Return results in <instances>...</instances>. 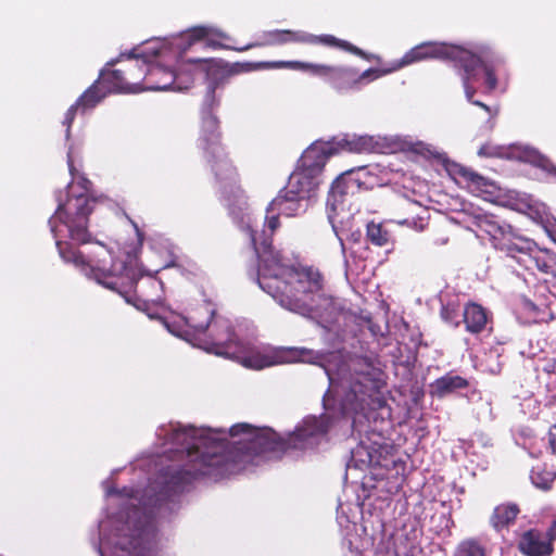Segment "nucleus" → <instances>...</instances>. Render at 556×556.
Returning <instances> with one entry per match:
<instances>
[{
  "mask_svg": "<svg viewBox=\"0 0 556 556\" xmlns=\"http://www.w3.org/2000/svg\"><path fill=\"white\" fill-rule=\"evenodd\" d=\"M541 270L547 271L548 266L546 264H543V266H539Z\"/></svg>",
  "mask_w": 556,
  "mask_h": 556,
  "instance_id": "obj_38",
  "label": "nucleus"
},
{
  "mask_svg": "<svg viewBox=\"0 0 556 556\" xmlns=\"http://www.w3.org/2000/svg\"><path fill=\"white\" fill-rule=\"evenodd\" d=\"M397 70H400V68L397 67L396 61L393 62L390 66H386V67H371V68H368V70L364 71L363 73H358L355 70L356 90H359L364 86L368 85L369 83L375 81L378 78L383 77V76H386L388 74H391V73H393V72H395Z\"/></svg>",
  "mask_w": 556,
  "mask_h": 556,
  "instance_id": "obj_23",
  "label": "nucleus"
},
{
  "mask_svg": "<svg viewBox=\"0 0 556 556\" xmlns=\"http://www.w3.org/2000/svg\"><path fill=\"white\" fill-rule=\"evenodd\" d=\"M336 146V153L349 151L355 153L377 152L380 149L378 138L368 135H345L331 140Z\"/></svg>",
  "mask_w": 556,
  "mask_h": 556,
  "instance_id": "obj_17",
  "label": "nucleus"
},
{
  "mask_svg": "<svg viewBox=\"0 0 556 556\" xmlns=\"http://www.w3.org/2000/svg\"><path fill=\"white\" fill-rule=\"evenodd\" d=\"M339 240H340V245H341L342 254H344V253H345L344 244H343V242H342V239H341V238H339Z\"/></svg>",
  "mask_w": 556,
  "mask_h": 556,
  "instance_id": "obj_37",
  "label": "nucleus"
},
{
  "mask_svg": "<svg viewBox=\"0 0 556 556\" xmlns=\"http://www.w3.org/2000/svg\"><path fill=\"white\" fill-rule=\"evenodd\" d=\"M232 220L247 231L257 255L256 282L282 308L303 317L317 319L324 328L337 323L342 314L334 301L325 294L318 269L295 265L281 251L274 249L270 237L279 227V215L294 217L308 208L309 200L289 193L285 187L267 206L263 229L253 216L238 180L223 194Z\"/></svg>",
  "mask_w": 556,
  "mask_h": 556,
  "instance_id": "obj_2",
  "label": "nucleus"
},
{
  "mask_svg": "<svg viewBox=\"0 0 556 556\" xmlns=\"http://www.w3.org/2000/svg\"><path fill=\"white\" fill-rule=\"evenodd\" d=\"M519 514V508L516 504H501L496 506L491 516V525L496 529L501 530L507 527L510 522H513L517 515Z\"/></svg>",
  "mask_w": 556,
  "mask_h": 556,
  "instance_id": "obj_22",
  "label": "nucleus"
},
{
  "mask_svg": "<svg viewBox=\"0 0 556 556\" xmlns=\"http://www.w3.org/2000/svg\"><path fill=\"white\" fill-rule=\"evenodd\" d=\"M466 387V380L459 376H444L431 384V393L438 397Z\"/></svg>",
  "mask_w": 556,
  "mask_h": 556,
  "instance_id": "obj_24",
  "label": "nucleus"
},
{
  "mask_svg": "<svg viewBox=\"0 0 556 556\" xmlns=\"http://www.w3.org/2000/svg\"><path fill=\"white\" fill-rule=\"evenodd\" d=\"M337 519L340 527L345 529L346 534H349L350 532V523H352L353 528L356 527V514L350 517L349 515L345 514L343 505H340L338 508Z\"/></svg>",
  "mask_w": 556,
  "mask_h": 556,
  "instance_id": "obj_30",
  "label": "nucleus"
},
{
  "mask_svg": "<svg viewBox=\"0 0 556 556\" xmlns=\"http://www.w3.org/2000/svg\"><path fill=\"white\" fill-rule=\"evenodd\" d=\"M402 148L424 157H441V152L437 149V147L420 140L405 139L402 142Z\"/></svg>",
  "mask_w": 556,
  "mask_h": 556,
  "instance_id": "obj_25",
  "label": "nucleus"
},
{
  "mask_svg": "<svg viewBox=\"0 0 556 556\" xmlns=\"http://www.w3.org/2000/svg\"><path fill=\"white\" fill-rule=\"evenodd\" d=\"M332 35H313L303 30L275 29L264 34V45L279 46L286 43L321 45L333 42Z\"/></svg>",
  "mask_w": 556,
  "mask_h": 556,
  "instance_id": "obj_15",
  "label": "nucleus"
},
{
  "mask_svg": "<svg viewBox=\"0 0 556 556\" xmlns=\"http://www.w3.org/2000/svg\"><path fill=\"white\" fill-rule=\"evenodd\" d=\"M186 51L178 50L175 46L167 52L166 59L151 58L150 66L147 70V84L140 87L137 92L143 90H187L190 86V79H184V73L190 72L189 67L193 70L208 71V73H217L224 76V71H218L214 67L213 62L206 59H190L188 61H180Z\"/></svg>",
  "mask_w": 556,
  "mask_h": 556,
  "instance_id": "obj_7",
  "label": "nucleus"
},
{
  "mask_svg": "<svg viewBox=\"0 0 556 556\" xmlns=\"http://www.w3.org/2000/svg\"><path fill=\"white\" fill-rule=\"evenodd\" d=\"M345 176L346 170L342 173L331 185L327 205L333 211H336L339 205L343 204L346 195L354 194L356 191L362 189L361 186H355L356 181L354 179H348Z\"/></svg>",
  "mask_w": 556,
  "mask_h": 556,
  "instance_id": "obj_18",
  "label": "nucleus"
},
{
  "mask_svg": "<svg viewBox=\"0 0 556 556\" xmlns=\"http://www.w3.org/2000/svg\"><path fill=\"white\" fill-rule=\"evenodd\" d=\"M549 443L553 452L556 454V426L549 431Z\"/></svg>",
  "mask_w": 556,
  "mask_h": 556,
  "instance_id": "obj_33",
  "label": "nucleus"
},
{
  "mask_svg": "<svg viewBox=\"0 0 556 556\" xmlns=\"http://www.w3.org/2000/svg\"><path fill=\"white\" fill-rule=\"evenodd\" d=\"M389 445L370 441V439L362 440L351 451V458L346 464V469L366 470L375 466H387V456Z\"/></svg>",
  "mask_w": 556,
  "mask_h": 556,
  "instance_id": "obj_12",
  "label": "nucleus"
},
{
  "mask_svg": "<svg viewBox=\"0 0 556 556\" xmlns=\"http://www.w3.org/2000/svg\"><path fill=\"white\" fill-rule=\"evenodd\" d=\"M463 321L468 332L479 333L488 324V315L481 305L469 303L463 309Z\"/></svg>",
  "mask_w": 556,
  "mask_h": 556,
  "instance_id": "obj_20",
  "label": "nucleus"
},
{
  "mask_svg": "<svg viewBox=\"0 0 556 556\" xmlns=\"http://www.w3.org/2000/svg\"><path fill=\"white\" fill-rule=\"evenodd\" d=\"M334 154L336 146L331 140H317L304 150L296 166L324 179L325 166Z\"/></svg>",
  "mask_w": 556,
  "mask_h": 556,
  "instance_id": "obj_13",
  "label": "nucleus"
},
{
  "mask_svg": "<svg viewBox=\"0 0 556 556\" xmlns=\"http://www.w3.org/2000/svg\"><path fill=\"white\" fill-rule=\"evenodd\" d=\"M253 68H290L309 72L315 76L325 78L338 92L356 90L354 67L331 66L301 61H271L256 63L253 65Z\"/></svg>",
  "mask_w": 556,
  "mask_h": 556,
  "instance_id": "obj_11",
  "label": "nucleus"
},
{
  "mask_svg": "<svg viewBox=\"0 0 556 556\" xmlns=\"http://www.w3.org/2000/svg\"><path fill=\"white\" fill-rule=\"evenodd\" d=\"M142 295L146 299L139 300L135 304L136 307L146 312L151 319H160L168 332L192 346L231 358L245 368L255 370L278 363L265 348L251 340H239L232 332L230 321L222 317H214L210 305H200L198 308L189 311L187 315L173 314L170 317H166L151 309V305L165 308L161 295H153L149 292H142Z\"/></svg>",
  "mask_w": 556,
  "mask_h": 556,
  "instance_id": "obj_4",
  "label": "nucleus"
},
{
  "mask_svg": "<svg viewBox=\"0 0 556 556\" xmlns=\"http://www.w3.org/2000/svg\"><path fill=\"white\" fill-rule=\"evenodd\" d=\"M323 178L296 166V168L290 175L286 187L289 188V193L301 194L302 197L309 200L315 194L316 190L323 184Z\"/></svg>",
  "mask_w": 556,
  "mask_h": 556,
  "instance_id": "obj_16",
  "label": "nucleus"
},
{
  "mask_svg": "<svg viewBox=\"0 0 556 556\" xmlns=\"http://www.w3.org/2000/svg\"><path fill=\"white\" fill-rule=\"evenodd\" d=\"M453 173L456 176V181L466 187L473 195L485 201H493L497 195L496 185L471 169L455 164Z\"/></svg>",
  "mask_w": 556,
  "mask_h": 556,
  "instance_id": "obj_14",
  "label": "nucleus"
},
{
  "mask_svg": "<svg viewBox=\"0 0 556 556\" xmlns=\"http://www.w3.org/2000/svg\"><path fill=\"white\" fill-rule=\"evenodd\" d=\"M477 236H488L492 245L507 253L511 257L517 254H530L534 243L523 237L516 235L510 225L500 222L492 215H478L475 217Z\"/></svg>",
  "mask_w": 556,
  "mask_h": 556,
  "instance_id": "obj_10",
  "label": "nucleus"
},
{
  "mask_svg": "<svg viewBox=\"0 0 556 556\" xmlns=\"http://www.w3.org/2000/svg\"><path fill=\"white\" fill-rule=\"evenodd\" d=\"M491 440L483 435V434H477L475 437V439H472V444H471V447L476 448L478 446H482V447H489L491 446Z\"/></svg>",
  "mask_w": 556,
  "mask_h": 556,
  "instance_id": "obj_32",
  "label": "nucleus"
},
{
  "mask_svg": "<svg viewBox=\"0 0 556 556\" xmlns=\"http://www.w3.org/2000/svg\"><path fill=\"white\" fill-rule=\"evenodd\" d=\"M547 535H548L549 543H551V541L556 540V519L553 521L552 526L549 527V529L547 531Z\"/></svg>",
  "mask_w": 556,
  "mask_h": 556,
  "instance_id": "obj_34",
  "label": "nucleus"
},
{
  "mask_svg": "<svg viewBox=\"0 0 556 556\" xmlns=\"http://www.w3.org/2000/svg\"><path fill=\"white\" fill-rule=\"evenodd\" d=\"M367 238L378 247H383L389 241V233L380 224L370 223L367 225Z\"/></svg>",
  "mask_w": 556,
  "mask_h": 556,
  "instance_id": "obj_29",
  "label": "nucleus"
},
{
  "mask_svg": "<svg viewBox=\"0 0 556 556\" xmlns=\"http://www.w3.org/2000/svg\"><path fill=\"white\" fill-rule=\"evenodd\" d=\"M375 170V167L359 166L346 170L345 178L354 179L356 181L355 186H361L362 189H371L380 185V180Z\"/></svg>",
  "mask_w": 556,
  "mask_h": 556,
  "instance_id": "obj_21",
  "label": "nucleus"
},
{
  "mask_svg": "<svg viewBox=\"0 0 556 556\" xmlns=\"http://www.w3.org/2000/svg\"><path fill=\"white\" fill-rule=\"evenodd\" d=\"M441 316L446 323H450L454 326L459 325V320L457 319L458 315H457L456 311L454 309V307L451 305H446V306L442 307Z\"/></svg>",
  "mask_w": 556,
  "mask_h": 556,
  "instance_id": "obj_31",
  "label": "nucleus"
},
{
  "mask_svg": "<svg viewBox=\"0 0 556 556\" xmlns=\"http://www.w3.org/2000/svg\"><path fill=\"white\" fill-rule=\"evenodd\" d=\"M520 551L528 556H546L553 551L549 542L542 539L540 532L529 530L519 541Z\"/></svg>",
  "mask_w": 556,
  "mask_h": 556,
  "instance_id": "obj_19",
  "label": "nucleus"
},
{
  "mask_svg": "<svg viewBox=\"0 0 556 556\" xmlns=\"http://www.w3.org/2000/svg\"><path fill=\"white\" fill-rule=\"evenodd\" d=\"M136 231H137L138 241L141 243L142 242V233L139 231L138 228H136Z\"/></svg>",
  "mask_w": 556,
  "mask_h": 556,
  "instance_id": "obj_36",
  "label": "nucleus"
},
{
  "mask_svg": "<svg viewBox=\"0 0 556 556\" xmlns=\"http://www.w3.org/2000/svg\"><path fill=\"white\" fill-rule=\"evenodd\" d=\"M67 166L72 181L64 190L55 193L58 207L49 219L51 233L55 240L60 257L65 263L73 264L88 279L98 285L125 294L131 289L139 276L147 274L150 288L163 290V282L153 278L154 274L175 263L174 247L168 239L155 236L149 239L150 250L155 254V262L150 266L134 267L117 260L104 244L97 242L87 252L74 249L67 240L84 244L90 241L88 230L89 215L94 210L96 200L89 195V180L81 172L80 152L74 147L67 151ZM129 302L128 298H125Z\"/></svg>",
  "mask_w": 556,
  "mask_h": 556,
  "instance_id": "obj_3",
  "label": "nucleus"
},
{
  "mask_svg": "<svg viewBox=\"0 0 556 556\" xmlns=\"http://www.w3.org/2000/svg\"><path fill=\"white\" fill-rule=\"evenodd\" d=\"M251 47H253V45H249V46H247V47H244V48H241V49H239V50H240V51L248 50V49H249V48H251Z\"/></svg>",
  "mask_w": 556,
  "mask_h": 556,
  "instance_id": "obj_39",
  "label": "nucleus"
},
{
  "mask_svg": "<svg viewBox=\"0 0 556 556\" xmlns=\"http://www.w3.org/2000/svg\"><path fill=\"white\" fill-rule=\"evenodd\" d=\"M453 556H483V548L476 540L468 539L457 545Z\"/></svg>",
  "mask_w": 556,
  "mask_h": 556,
  "instance_id": "obj_28",
  "label": "nucleus"
},
{
  "mask_svg": "<svg viewBox=\"0 0 556 556\" xmlns=\"http://www.w3.org/2000/svg\"><path fill=\"white\" fill-rule=\"evenodd\" d=\"M198 147L203 150L217 180L222 195L238 180L237 172L227 157L219 142L218 119L211 110L204 109L201 114V129Z\"/></svg>",
  "mask_w": 556,
  "mask_h": 556,
  "instance_id": "obj_8",
  "label": "nucleus"
},
{
  "mask_svg": "<svg viewBox=\"0 0 556 556\" xmlns=\"http://www.w3.org/2000/svg\"><path fill=\"white\" fill-rule=\"evenodd\" d=\"M531 482L541 490H548L555 479V473L542 466H535L531 470Z\"/></svg>",
  "mask_w": 556,
  "mask_h": 556,
  "instance_id": "obj_26",
  "label": "nucleus"
},
{
  "mask_svg": "<svg viewBox=\"0 0 556 556\" xmlns=\"http://www.w3.org/2000/svg\"><path fill=\"white\" fill-rule=\"evenodd\" d=\"M136 86L123 81L118 71L104 70L100 79L92 84L65 113L63 124L66 126V138L71 135V126L77 113H86L93 110L110 92L137 93Z\"/></svg>",
  "mask_w": 556,
  "mask_h": 556,
  "instance_id": "obj_9",
  "label": "nucleus"
},
{
  "mask_svg": "<svg viewBox=\"0 0 556 556\" xmlns=\"http://www.w3.org/2000/svg\"><path fill=\"white\" fill-rule=\"evenodd\" d=\"M216 87H217V83H214V84L211 83L208 85V93H213Z\"/></svg>",
  "mask_w": 556,
  "mask_h": 556,
  "instance_id": "obj_35",
  "label": "nucleus"
},
{
  "mask_svg": "<svg viewBox=\"0 0 556 556\" xmlns=\"http://www.w3.org/2000/svg\"><path fill=\"white\" fill-rule=\"evenodd\" d=\"M325 46L339 48L341 50L348 51L350 53L358 55V56H361V58H363L365 60H368V61H372V60H377L378 61L379 60L378 55L366 53L362 49H359L356 46L350 43L349 41L339 39L337 37H334V41L333 42L326 43Z\"/></svg>",
  "mask_w": 556,
  "mask_h": 556,
  "instance_id": "obj_27",
  "label": "nucleus"
},
{
  "mask_svg": "<svg viewBox=\"0 0 556 556\" xmlns=\"http://www.w3.org/2000/svg\"><path fill=\"white\" fill-rule=\"evenodd\" d=\"M227 39H229V36L218 27L214 25H199L170 38L149 41L144 47H138L130 51L123 52L119 54L118 60L111 61L108 65L112 66L118 61L127 60L129 66L126 72L128 78L134 80V83H128L123 76V72L117 70L121 78L128 85L138 84L140 87H144V84H147V70L150 66L151 58L165 60L167 52L170 51L174 46L180 51H187L200 41H205L207 47L214 49L228 48L220 42V40Z\"/></svg>",
  "mask_w": 556,
  "mask_h": 556,
  "instance_id": "obj_6",
  "label": "nucleus"
},
{
  "mask_svg": "<svg viewBox=\"0 0 556 556\" xmlns=\"http://www.w3.org/2000/svg\"><path fill=\"white\" fill-rule=\"evenodd\" d=\"M298 361L324 367L329 390L324 396L326 413L309 416L292 433L281 437L269 428L236 424L228 430L169 422L156 429L162 448L156 477L144 491L105 486L108 513L99 522L100 556H152L156 516L164 502L181 492L193 480L218 481L258 464V458L278 455L288 448L317 446L331 427L333 416L353 418L365 410L382 387L381 370L369 358L355 356L336 371L325 366L324 356L305 348L291 349Z\"/></svg>",
  "mask_w": 556,
  "mask_h": 556,
  "instance_id": "obj_1",
  "label": "nucleus"
},
{
  "mask_svg": "<svg viewBox=\"0 0 556 556\" xmlns=\"http://www.w3.org/2000/svg\"><path fill=\"white\" fill-rule=\"evenodd\" d=\"M426 60H452L458 68V75L462 78L466 99L475 105L482 108L489 115L488 127L493 129L498 110L472 100L476 92L475 83L484 73V81L489 90L497 86V79L486 61L492 60L501 63L503 60L496 55L492 48L486 43H476L470 47L456 46L443 41H425L408 50L402 59L397 60V67L401 70L413 63Z\"/></svg>",
  "mask_w": 556,
  "mask_h": 556,
  "instance_id": "obj_5",
  "label": "nucleus"
}]
</instances>
